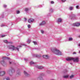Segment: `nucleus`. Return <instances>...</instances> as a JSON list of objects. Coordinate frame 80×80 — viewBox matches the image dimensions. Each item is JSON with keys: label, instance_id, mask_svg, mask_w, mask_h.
Returning a JSON list of instances; mask_svg holds the SVG:
<instances>
[{"label": "nucleus", "instance_id": "nucleus-6", "mask_svg": "<svg viewBox=\"0 0 80 80\" xmlns=\"http://www.w3.org/2000/svg\"><path fill=\"white\" fill-rule=\"evenodd\" d=\"M34 19L31 18L28 19V22L29 23H32V22H34Z\"/></svg>", "mask_w": 80, "mask_h": 80}, {"label": "nucleus", "instance_id": "nucleus-25", "mask_svg": "<svg viewBox=\"0 0 80 80\" xmlns=\"http://www.w3.org/2000/svg\"><path fill=\"white\" fill-rule=\"evenodd\" d=\"M5 35H2V36H1V37H5Z\"/></svg>", "mask_w": 80, "mask_h": 80}, {"label": "nucleus", "instance_id": "nucleus-30", "mask_svg": "<svg viewBox=\"0 0 80 80\" xmlns=\"http://www.w3.org/2000/svg\"><path fill=\"white\" fill-rule=\"evenodd\" d=\"M62 2H65L66 0H61Z\"/></svg>", "mask_w": 80, "mask_h": 80}, {"label": "nucleus", "instance_id": "nucleus-12", "mask_svg": "<svg viewBox=\"0 0 80 80\" xmlns=\"http://www.w3.org/2000/svg\"><path fill=\"white\" fill-rule=\"evenodd\" d=\"M69 76L68 75H66V76H63V77L65 78H68Z\"/></svg>", "mask_w": 80, "mask_h": 80}, {"label": "nucleus", "instance_id": "nucleus-38", "mask_svg": "<svg viewBox=\"0 0 80 80\" xmlns=\"http://www.w3.org/2000/svg\"><path fill=\"white\" fill-rule=\"evenodd\" d=\"M75 15H74V16H73V18H75Z\"/></svg>", "mask_w": 80, "mask_h": 80}, {"label": "nucleus", "instance_id": "nucleus-28", "mask_svg": "<svg viewBox=\"0 0 80 80\" xmlns=\"http://www.w3.org/2000/svg\"><path fill=\"white\" fill-rule=\"evenodd\" d=\"M4 26H5V25L4 24H2L1 26V27H4Z\"/></svg>", "mask_w": 80, "mask_h": 80}, {"label": "nucleus", "instance_id": "nucleus-13", "mask_svg": "<svg viewBox=\"0 0 80 80\" xmlns=\"http://www.w3.org/2000/svg\"><path fill=\"white\" fill-rule=\"evenodd\" d=\"M62 19H61V18H59L58 19V22H62Z\"/></svg>", "mask_w": 80, "mask_h": 80}, {"label": "nucleus", "instance_id": "nucleus-2", "mask_svg": "<svg viewBox=\"0 0 80 80\" xmlns=\"http://www.w3.org/2000/svg\"><path fill=\"white\" fill-rule=\"evenodd\" d=\"M52 51L57 55H62V52H60L59 50L56 48L52 49Z\"/></svg>", "mask_w": 80, "mask_h": 80}, {"label": "nucleus", "instance_id": "nucleus-32", "mask_svg": "<svg viewBox=\"0 0 80 80\" xmlns=\"http://www.w3.org/2000/svg\"><path fill=\"white\" fill-rule=\"evenodd\" d=\"M78 7H79L78 6H76V8H78Z\"/></svg>", "mask_w": 80, "mask_h": 80}, {"label": "nucleus", "instance_id": "nucleus-18", "mask_svg": "<svg viewBox=\"0 0 80 80\" xmlns=\"http://www.w3.org/2000/svg\"><path fill=\"white\" fill-rule=\"evenodd\" d=\"M28 8H25V12H27V11H28Z\"/></svg>", "mask_w": 80, "mask_h": 80}, {"label": "nucleus", "instance_id": "nucleus-21", "mask_svg": "<svg viewBox=\"0 0 80 80\" xmlns=\"http://www.w3.org/2000/svg\"><path fill=\"white\" fill-rule=\"evenodd\" d=\"M34 45H37V43L36 42H33Z\"/></svg>", "mask_w": 80, "mask_h": 80}, {"label": "nucleus", "instance_id": "nucleus-10", "mask_svg": "<svg viewBox=\"0 0 80 80\" xmlns=\"http://www.w3.org/2000/svg\"><path fill=\"white\" fill-rule=\"evenodd\" d=\"M3 42L4 43H12V42H8V41L7 40H4L3 41Z\"/></svg>", "mask_w": 80, "mask_h": 80}, {"label": "nucleus", "instance_id": "nucleus-22", "mask_svg": "<svg viewBox=\"0 0 80 80\" xmlns=\"http://www.w3.org/2000/svg\"><path fill=\"white\" fill-rule=\"evenodd\" d=\"M34 63V62L32 61H31L30 62V64H31V65L33 64Z\"/></svg>", "mask_w": 80, "mask_h": 80}, {"label": "nucleus", "instance_id": "nucleus-16", "mask_svg": "<svg viewBox=\"0 0 80 80\" xmlns=\"http://www.w3.org/2000/svg\"><path fill=\"white\" fill-rule=\"evenodd\" d=\"M73 77H74V75H72L70 77V78H73Z\"/></svg>", "mask_w": 80, "mask_h": 80}, {"label": "nucleus", "instance_id": "nucleus-4", "mask_svg": "<svg viewBox=\"0 0 80 80\" xmlns=\"http://www.w3.org/2000/svg\"><path fill=\"white\" fill-rule=\"evenodd\" d=\"M80 23L78 22L74 23L72 24V25H73V26H75L76 27H79V26H80Z\"/></svg>", "mask_w": 80, "mask_h": 80}, {"label": "nucleus", "instance_id": "nucleus-20", "mask_svg": "<svg viewBox=\"0 0 80 80\" xmlns=\"http://www.w3.org/2000/svg\"><path fill=\"white\" fill-rule=\"evenodd\" d=\"M41 33H42V34H43V33H44V31H43V30H41Z\"/></svg>", "mask_w": 80, "mask_h": 80}, {"label": "nucleus", "instance_id": "nucleus-17", "mask_svg": "<svg viewBox=\"0 0 80 80\" xmlns=\"http://www.w3.org/2000/svg\"><path fill=\"white\" fill-rule=\"evenodd\" d=\"M72 40L73 38H69V41H72Z\"/></svg>", "mask_w": 80, "mask_h": 80}, {"label": "nucleus", "instance_id": "nucleus-35", "mask_svg": "<svg viewBox=\"0 0 80 80\" xmlns=\"http://www.w3.org/2000/svg\"><path fill=\"white\" fill-rule=\"evenodd\" d=\"M24 60L25 61H27V59H24Z\"/></svg>", "mask_w": 80, "mask_h": 80}, {"label": "nucleus", "instance_id": "nucleus-34", "mask_svg": "<svg viewBox=\"0 0 80 80\" xmlns=\"http://www.w3.org/2000/svg\"><path fill=\"white\" fill-rule=\"evenodd\" d=\"M4 7H7V6L6 5H4Z\"/></svg>", "mask_w": 80, "mask_h": 80}, {"label": "nucleus", "instance_id": "nucleus-26", "mask_svg": "<svg viewBox=\"0 0 80 80\" xmlns=\"http://www.w3.org/2000/svg\"><path fill=\"white\" fill-rule=\"evenodd\" d=\"M7 80H10V78L8 77L6 78Z\"/></svg>", "mask_w": 80, "mask_h": 80}, {"label": "nucleus", "instance_id": "nucleus-23", "mask_svg": "<svg viewBox=\"0 0 80 80\" xmlns=\"http://www.w3.org/2000/svg\"><path fill=\"white\" fill-rule=\"evenodd\" d=\"M1 63L2 64V65L4 63V61H1Z\"/></svg>", "mask_w": 80, "mask_h": 80}, {"label": "nucleus", "instance_id": "nucleus-3", "mask_svg": "<svg viewBox=\"0 0 80 80\" xmlns=\"http://www.w3.org/2000/svg\"><path fill=\"white\" fill-rule=\"evenodd\" d=\"M21 46H19L17 47V48H15L14 46H10L8 47V48L9 49H12V50H16L18 51H19L18 49L21 47Z\"/></svg>", "mask_w": 80, "mask_h": 80}, {"label": "nucleus", "instance_id": "nucleus-19", "mask_svg": "<svg viewBox=\"0 0 80 80\" xmlns=\"http://www.w3.org/2000/svg\"><path fill=\"white\" fill-rule=\"evenodd\" d=\"M28 28H30L31 27V25H30V24H29L28 25Z\"/></svg>", "mask_w": 80, "mask_h": 80}, {"label": "nucleus", "instance_id": "nucleus-37", "mask_svg": "<svg viewBox=\"0 0 80 80\" xmlns=\"http://www.w3.org/2000/svg\"><path fill=\"white\" fill-rule=\"evenodd\" d=\"M25 21H26L27 20V19L26 18H24Z\"/></svg>", "mask_w": 80, "mask_h": 80}, {"label": "nucleus", "instance_id": "nucleus-29", "mask_svg": "<svg viewBox=\"0 0 80 80\" xmlns=\"http://www.w3.org/2000/svg\"><path fill=\"white\" fill-rule=\"evenodd\" d=\"M28 43H30V40H28Z\"/></svg>", "mask_w": 80, "mask_h": 80}, {"label": "nucleus", "instance_id": "nucleus-8", "mask_svg": "<svg viewBox=\"0 0 80 80\" xmlns=\"http://www.w3.org/2000/svg\"><path fill=\"white\" fill-rule=\"evenodd\" d=\"M46 23H45V22L44 21H43L42 22V23H40L39 24V25L40 26H41V25H45V24Z\"/></svg>", "mask_w": 80, "mask_h": 80}, {"label": "nucleus", "instance_id": "nucleus-14", "mask_svg": "<svg viewBox=\"0 0 80 80\" xmlns=\"http://www.w3.org/2000/svg\"><path fill=\"white\" fill-rule=\"evenodd\" d=\"M24 74H25V75H26V76H27L28 75V73H27V72H26L25 71H24Z\"/></svg>", "mask_w": 80, "mask_h": 80}, {"label": "nucleus", "instance_id": "nucleus-9", "mask_svg": "<svg viewBox=\"0 0 80 80\" xmlns=\"http://www.w3.org/2000/svg\"><path fill=\"white\" fill-rule=\"evenodd\" d=\"M37 68H39V69H42V68H43V67L40 66H37Z\"/></svg>", "mask_w": 80, "mask_h": 80}, {"label": "nucleus", "instance_id": "nucleus-33", "mask_svg": "<svg viewBox=\"0 0 80 80\" xmlns=\"http://www.w3.org/2000/svg\"><path fill=\"white\" fill-rule=\"evenodd\" d=\"M76 53H77V52H74L73 53V54H76Z\"/></svg>", "mask_w": 80, "mask_h": 80}, {"label": "nucleus", "instance_id": "nucleus-7", "mask_svg": "<svg viewBox=\"0 0 80 80\" xmlns=\"http://www.w3.org/2000/svg\"><path fill=\"white\" fill-rule=\"evenodd\" d=\"M43 57L44 58H45V59H48L49 58V56L48 55H43Z\"/></svg>", "mask_w": 80, "mask_h": 80}, {"label": "nucleus", "instance_id": "nucleus-24", "mask_svg": "<svg viewBox=\"0 0 80 80\" xmlns=\"http://www.w3.org/2000/svg\"><path fill=\"white\" fill-rule=\"evenodd\" d=\"M16 13H17L18 14V13H20V11H17L16 12Z\"/></svg>", "mask_w": 80, "mask_h": 80}, {"label": "nucleus", "instance_id": "nucleus-36", "mask_svg": "<svg viewBox=\"0 0 80 80\" xmlns=\"http://www.w3.org/2000/svg\"><path fill=\"white\" fill-rule=\"evenodd\" d=\"M40 80H43V78H41L40 79Z\"/></svg>", "mask_w": 80, "mask_h": 80}, {"label": "nucleus", "instance_id": "nucleus-39", "mask_svg": "<svg viewBox=\"0 0 80 80\" xmlns=\"http://www.w3.org/2000/svg\"><path fill=\"white\" fill-rule=\"evenodd\" d=\"M9 63H10V64L12 63V62H9Z\"/></svg>", "mask_w": 80, "mask_h": 80}, {"label": "nucleus", "instance_id": "nucleus-1", "mask_svg": "<svg viewBox=\"0 0 80 80\" xmlns=\"http://www.w3.org/2000/svg\"><path fill=\"white\" fill-rule=\"evenodd\" d=\"M66 60L67 61L73 60L74 62H78L79 61V58L78 57H76L75 58H66Z\"/></svg>", "mask_w": 80, "mask_h": 80}, {"label": "nucleus", "instance_id": "nucleus-27", "mask_svg": "<svg viewBox=\"0 0 80 80\" xmlns=\"http://www.w3.org/2000/svg\"><path fill=\"white\" fill-rule=\"evenodd\" d=\"M51 3H52V4H53V3H54V2H53V1H51Z\"/></svg>", "mask_w": 80, "mask_h": 80}, {"label": "nucleus", "instance_id": "nucleus-40", "mask_svg": "<svg viewBox=\"0 0 80 80\" xmlns=\"http://www.w3.org/2000/svg\"><path fill=\"white\" fill-rule=\"evenodd\" d=\"M36 57H37V56H36Z\"/></svg>", "mask_w": 80, "mask_h": 80}, {"label": "nucleus", "instance_id": "nucleus-31", "mask_svg": "<svg viewBox=\"0 0 80 80\" xmlns=\"http://www.w3.org/2000/svg\"><path fill=\"white\" fill-rule=\"evenodd\" d=\"M8 72L9 74L10 73V71L8 70Z\"/></svg>", "mask_w": 80, "mask_h": 80}, {"label": "nucleus", "instance_id": "nucleus-11", "mask_svg": "<svg viewBox=\"0 0 80 80\" xmlns=\"http://www.w3.org/2000/svg\"><path fill=\"white\" fill-rule=\"evenodd\" d=\"M2 59L4 60H9V58H7L6 57H3L2 58Z\"/></svg>", "mask_w": 80, "mask_h": 80}, {"label": "nucleus", "instance_id": "nucleus-15", "mask_svg": "<svg viewBox=\"0 0 80 80\" xmlns=\"http://www.w3.org/2000/svg\"><path fill=\"white\" fill-rule=\"evenodd\" d=\"M69 9L70 10H73V7H70L69 8Z\"/></svg>", "mask_w": 80, "mask_h": 80}, {"label": "nucleus", "instance_id": "nucleus-5", "mask_svg": "<svg viewBox=\"0 0 80 80\" xmlns=\"http://www.w3.org/2000/svg\"><path fill=\"white\" fill-rule=\"evenodd\" d=\"M5 74V72L4 71H1L0 72V76H3Z\"/></svg>", "mask_w": 80, "mask_h": 80}]
</instances>
